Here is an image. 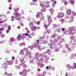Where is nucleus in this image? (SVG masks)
Segmentation results:
<instances>
[{
  "label": "nucleus",
  "mask_w": 76,
  "mask_h": 76,
  "mask_svg": "<svg viewBox=\"0 0 76 76\" xmlns=\"http://www.w3.org/2000/svg\"><path fill=\"white\" fill-rule=\"evenodd\" d=\"M46 33H47L48 34H49L50 33H51V31L50 30L47 29Z\"/></svg>",
  "instance_id": "obj_7"
},
{
  "label": "nucleus",
  "mask_w": 76,
  "mask_h": 76,
  "mask_svg": "<svg viewBox=\"0 0 76 76\" xmlns=\"http://www.w3.org/2000/svg\"><path fill=\"white\" fill-rule=\"evenodd\" d=\"M13 15H15V13H14V14H13Z\"/></svg>",
  "instance_id": "obj_51"
},
{
  "label": "nucleus",
  "mask_w": 76,
  "mask_h": 76,
  "mask_svg": "<svg viewBox=\"0 0 76 76\" xmlns=\"http://www.w3.org/2000/svg\"><path fill=\"white\" fill-rule=\"evenodd\" d=\"M41 20H43L44 19V17H42L41 18Z\"/></svg>",
  "instance_id": "obj_24"
},
{
  "label": "nucleus",
  "mask_w": 76,
  "mask_h": 76,
  "mask_svg": "<svg viewBox=\"0 0 76 76\" xmlns=\"http://www.w3.org/2000/svg\"><path fill=\"white\" fill-rule=\"evenodd\" d=\"M8 1L9 2V3H10L12 1V0H8Z\"/></svg>",
  "instance_id": "obj_29"
},
{
  "label": "nucleus",
  "mask_w": 76,
  "mask_h": 76,
  "mask_svg": "<svg viewBox=\"0 0 76 76\" xmlns=\"http://www.w3.org/2000/svg\"><path fill=\"white\" fill-rule=\"evenodd\" d=\"M4 75H7V72H5V73Z\"/></svg>",
  "instance_id": "obj_37"
},
{
  "label": "nucleus",
  "mask_w": 76,
  "mask_h": 76,
  "mask_svg": "<svg viewBox=\"0 0 76 76\" xmlns=\"http://www.w3.org/2000/svg\"><path fill=\"white\" fill-rule=\"evenodd\" d=\"M39 40H37V42H39Z\"/></svg>",
  "instance_id": "obj_46"
},
{
  "label": "nucleus",
  "mask_w": 76,
  "mask_h": 76,
  "mask_svg": "<svg viewBox=\"0 0 76 76\" xmlns=\"http://www.w3.org/2000/svg\"><path fill=\"white\" fill-rule=\"evenodd\" d=\"M36 16L37 18H38V17H39V16H40V15L38 14L37 15H36Z\"/></svg>",
  "instance_id": "obj_27"
},
{
  "label": "nucleus",
  "mask_w": 76,
  "mask_h": 76,
  "mask_svg": "<svg viewBox=\"0 0 76 76\" xmlns=\"http://www.w3.org/2000/svg\"><path fill=\"white\" fill-rule=\"evenodd\" d=\"M25 35H26V36H28L29 35L28 33H26Z\"/></svg>",
  "instance_id": "obj_33"
},
{
  "label": "nucleus",
  "mask_w": 76,
  "mask_h": 76,
  "mask_svg": "<svg viewBox=\"0 0 76 76\" xmlns=\"http://www.w3.org/2000/svg\"><path fill=\"white\" fill-rule=\"evenodd\" d=\"M15 18V17L12 16V17H11V19H12L13 18Z\"/></svg>",
  "instance_id": "obj_38"
},
{
  "label": "nucleus",
  "mask_w": 76,
  "mask_h": 76,
  "mask_svg": "<svg viewBox=\"0 0 76 76\" xmlns=\"http://www.w3.org/2000/svg\"><path fill=\"white\" fill-rule=\"evenodd\" d=\"M55 26H56V27H57V26H58L57 25H55Z\"/></svg>",
  "instance_id": "obj_45"
},
{
  "label": "nucleus",
  "mask_w": 76,
  "mask_h": 76,
  "mask_svg": "<svg viewBox=\"0 0 76 76\" xmlns=\"http://www.w3.org/2000/svg\"><path fill=\"white\" fill-rule=\"evenodd\" d=\"M36 28H37V27L36 26H34L33 28V29H36Z\"/></svg>",
  "instance_id": "obj_19"
},
{
  "label": "nucleus",
  "mask_w": 76,
  "mask_h": 76,
  "mask_svg": "<svg viewBox=\"0 0 76 76\" xmlns=\"http://www.w3.org/2000/svg\"><path fill=\"white\" fill-rule=\"evenodd\" d=\"M10 41L12 42H13L15 41V39L14 38L12 37L10 39Z\"/></svg>",
  "instance_id": "obj_9"
},
{
  "label": "nucleus",
  "mask_w": 76,
  "mask_h": 76,
  "mask_svg": "<svg viewBox=\"0 0 76 76\" xmlns=\"http://www.w3.org/2000/svg\"><path fill=\"white\" fill-rule=\"evenodd\" d=\"M20 46H22L23 45V43H21L20 45Z\"/></svg>",
  "instance_id": "obj_36"
},
{
  "label": "nucleus",
  "mask_w": 76,
  "mask_h": 76,
  "mask_svg": "<svg viewBox=\"0 0 76 76\" xmlns=\"http://www.w3.org/2000/svg\"><path fill=\"white\" fill-rule=\"evenodd\" d=\"M50 43L48 44V46L50 47V48H51V49H54V47L53 46L52 43H54V42H53V40L51 39L50 40Z\"/></svg>",
  "instance_id": "obj_1"
},
{
  "label": "nucleus",
  "mask_w": 76,
  "mask_h": 76,
  "mask_svg": "<svg viewBox=\"0 0 76 76\" xmlns=\"http://www.w3.org/2000/svg\"><path fill=\"white\" fill-rule=\"evenodd\" d=\"M4 28H0V31H4Z\"/></svg>",
  "instance_id": "obj_15"
},
{
  "label": "nucleus",
  "mask_w": 76,
  "mask_h": 76,
  "mask_svg": "<svg viewBox=\"0 0 76 76\" xmlns=\"http://www.w3.org/2000/svg\"><path fill=\"white\" fill-rule=\"evenodd\" d=\"M8 30H9V31H10V29H11V28H10V26H8Z\"/></svg>",
  "instance_id": "obj_14"
},
{
  "label": "nucleus",
  "mask_w": 76,
  "mask_h": 76,
  "mask_svg": "<svg viewBox=\"0 0 76 76\" xmlns=\"http://www.w3.org/2000/svg\"><path fill=\"white\" fill-rule=\"evenodd\" d=\"M64 16V14L63 12H59L57 16V18H63Z\"/></svg>",
  "instance_id": "obj_2"
},
{
  "label": "nucleus",
  "mask_w": 76,
  "mask_h": 76,
  "mask_svg": "<svg viewBox=\"0 0 76 76\" xmlns=\"http://www.w3.org/2000/svg\"><path fill=\"white\" fill-rule=\"evenodd\" d=\"M3 35V36L2 35H1V37H3L4 36V35Z\"/></svg>",
  "instance_id": "obj_39"
},
{
  "label": "nucleus",
  "mask_w": 76,
  "mask_h": 76,
  "mask_svg": "<svg viewBox=\"0 0 76 76\" xmlns=\"http://www.w3.org/2000/svg\"><path fill=\"white\" fill-rule=\"evenodd\" d=\"M55 50L56 51V52H57L58 51V50L57 48H56Z\"/></svg>",
  "instance_id": "obj_20"
},
{
  "label": "nucleus",
  "mask_w": 76,
  "mask_h": 76,
  "mask_svg": "<svg viewBox=\"0 0 76 76\" xmlns=\"http://www.w3.org/2000/svg\"><path fill=\"white\" fill-rule=\"evenodd\" d=\"M19 10V8H18L17 9V10Z\"/></svg>",
  "instance_id": "obj_47"
},
{
  "label": "nucleus",
  "mask_w": 76,
  "mask_h": 76,
  "mask_svg": "<svg viewBox=\"0 0 76 76\" xmlns=\"http://www.w3.org/2000/svg\"><path fill=\"white\" fill-rule=\"evenodd\" d=\"M12 60H14L15 59V57H14V56H13L12 57Z\"/></svg>",
  "instance_id": "obj_35"
},
{
  "label": "nucleus",
  "mask_w": 76,
  "mask_h": 76,
  "mask_svg": "<svg viewBox=\"0 0 76 76\" xmlns=\"http://www.w3.org/2000/svg\"><path fill=\"white\" fill-rule=\"evenodd\" d=\"M3 22H4V21H0V23H3Z\"/></svg>",
  "instance_id": "obj_17"
},
{
  "label": "nucleus",
  "mask_w": 76,
  "mask_h": 76,
  "mask_svg": "<svg viewBox=\"0 0 76 76\" xmlns=\"http://www.w3.org/2000/svg\"><path fill=\"white\" fill-rule=\"evenodd\" d=\"M62 31H64L65 30V29L64 28H62L61 29Z\"/></svg>",
  "instance_id": "obj_34"
},
{
  "label": "nucleus",
  "mask_w": 76,
  "mask_h": 76,
  "mask_svg": "<svg viewBox=\"0 0 76 76\" xmlns=\"http://www.w3.org/2000/svg\"><path fill=\"white\" fill-rule=\"evenodd\" d=\"M72 14H73V16H75L76 15V13L74 11H72Z\"/></svg>",
  "instance_id": "obj_10"
},
{
  "label": "nucleus",
  "mask_w": 76,
  "mask_h": 76,
  "mask_svg": "<svg viewBox=\"0 0 76 76\" xmlns=\"http://www.w3.org/2000/svg\"><path fill=\"white\" fill-rule=\"evenodd\" d=\"M67 76V75H66V76Z\"/></svg>",
  "instance_id": "obj_54"
},
{
  "label": "nucleus",
  "mask_w": 76,
  "mask_h": 76,
  "mask_svg": "<svg viewBox=\"0 0 76 76\" xmlns=\"http://www.w3.org/2000/svg\"><path fill=\"white\" fill-rule=\"evenodd\" d=\"M24 49L25 50H28V48H24Z\"/></svg>",
  "instance_id": "obj_43"
},
{
  "label": "nucleus",
  "mask_w": 76,
  "mask_h": 76,
  "mask_svg": "<svg viewBox=\"0 0 76 76\" xmlns=\"http://www.w3.org/2000/svg\"><path fill=\"white\" fill-rule=\"evenodd\" d=\"M1 33H2L1 32H0V34H1Z\"/></svg>",
  "instance_id": "obj_50"
},
{
  "label": "nucleus",
  "mask_w": 76,
  "mask_h": 76,
  "mask_svg": "<svg viewBox=\"0 0 76 76\" xmlns=\"http://www.w3.org/2000/svg\"><path fill=\"white\" fill-rule=\"evenodd\" d=\"M27 52V54H26V56H27L28 55V53H29V51H28L27 50L26 51Z\"/></svg>",
  "instance_id": "obj_28"
},
{
  "label": "nucleus",
  "mask_w": 76,
  "mask_h": 76,
  "mask_svg": "<svg viewBox=\"0 0 76 76\" xmlns=\"http://www.w3.org/2000/svg\"><path fill=\"white\" fill-rule=\"evenodd\" d=\"M70 64H68L67 65V67H68V68H69L70 67Z\"/></svg>",
  "instance_id": "obj_18"
},
{
  "label": "nucleus",
  "mask_w": 76,
  "mask_h": 76,
  "mask_svg": "<svg viewBox=\"0 0 76 76\" xmlns=\"http://www.w3.org/2000/svg\"><path fill=\"white\" fill-rule=\"evenodd\" d=\"M24 50H20V52H21V54L22 55H23V54H24V53H23V51Z\"/></svg>",
  "instance_id": "obj_12"
},
{
  "label": "nucleus",
  "mask_w": 76,
  "mask_h": 76,
  "mask_svg": "<svg viewBox=\"0 0 76 76\" xmlns=\"http://www.w3.org/2000/svg\"><path fill=\"white\" fill-rule=\"evenodd\" d=\"M39 23H40V22H39V21H38L37 22V25H39Z\"/></svg>",
  "instance_id": "obj_25"
},
{
  "label": "nucleus",
  "mask_w": 76,
  "mask_h": 76,
  "mask_svg": "<svg viewBox=\"0 0 76 76\" xmlns=\"http://www.w3.org/2000/svg\"><path fill=\"white\" fill-rule=\"evenodd\" d=\"M48 51H50V50H49V51H48V50H47Z\"/></svg>",
  "instance_id": "obj_52"
},
{
  "label": "nucleus",
  "mask_w": 76,
  "mask_h": 76,
  "mask_svg": "<svg viewBox=\"0 0 76 76\" xmlns=\"http://www.w3.org/2000/svg\"><path fill=\"white\" fill-rule=\"evenodd\" d=\"M50 68H51V67L50 66Z\"/></svg>",
  "instance_id": "obj_53"
},
{
  "label": "nucleus",
  "mask_w": 76,
  "mask_h": 76,
  "mask_svg": "<svg viewBox=\"0 0 76 76\" xmlns=\"http://www.w3.org/2000/svg\"><path fill=\"white\" fill-rule=\"evenodd\" d=\"M71 3L72 4H74V1L73 0L71 1Z\"/></svg>",
  "instance_id": "obj_16"
},
{
  "label": "nucleus",
  "mask_w": 76,
  "mask_h": 76,
  "mask_svg": "<svg viewBox=\"0 0 76 76\" xmlns=\"http://www.w3.org/2000/svg\"><path fill=\"white\" fill-rule=\"evenodd\" d=\"M48 26H49V25H47V24L44 25V27H45L46 29H47L48 28Z\"/></svg>",
  "instance_id": "obj_8"
},
{
  "label": "nucleus",
  "mask_w": 76,
  "mask_h": 76,
  "mask_svg": "<svg viewBox=\"0 0 76 76\" xmlns=\"http://www.w3.org/2000/svg\"><path fill=\"white\" fill-rule=\"evenodd\" d=\"M7 33H9V30H7Z\"/></svg>",
  "instance_id": "obj_31"
},
{
  "label": "nucleus",
  "mask_w": 76,
  "mask_h": 76,
  "mask_svg": "<svg viewBox=\"0 0 76 76\" xmlns=\"http://www.w3.org/2000/svg\"><path fill=\"white\" fill-rule=\"evenodd\" d=\"M53 1H55V0H52V2H53Z\"/></svg>",
  "instance_id": "obj_44"
},
{
  "label": "nucleus",
  "mask_w": 76,
  "mask_h": 76,
  "mask_svg": "<svg viewBox=\"0 0 76 76\" xmlns=\"http://www.w3.org/2000/svg\"><path fill=\"white\" fill-rule=\"evenodd\" d=\"M73 64L74 65L73 66V68L74 69H75L76 68V63H74Z\"/></svg>",
  "instance_id": "obj_13"
},
{
  "label": "nucleus",
  "mask_w": 76,
  "mask_h": 76,
  "mask_svg": "<svg viewBox=\"0 0 76 76\" xmlns=\"http://www.w3.org/2000/svg\"><path fill=\"white\" fill-rule=\"evenodd\" d=\"M20 75H23V73H22V72H20Z\"/></svg>",
  "instance_id": "obj_32"
},
{
  "label": "nucleus",
  "mask_w": 76,
  "mask_h": 76,
  "mask_svg": "<svg viewBox=\"0 0 76 76\" xmlns=\"http://www.w3.org/2000/svg\"><path fill=\"white\" fill-rule=\"evenodd\" d=\"M26 51H25V52H26Z\"/></svg>",
  "instance_id": "obj_55"
},
{
  "label": "nucleus",
  "mask_w": 76,
  "mask_h": 76,
  "mask_svg": "<svg viewBox=\"0 0 76 76\" xmlns=\"http://www.w3.org/2000/svg\"><path fill=\"white\" fill-rule=\"evenodd\" d=\"M72 11L70 9H68L66 11V14L67 15H70L71 13V12Z\"/></svg>",
  "instance_id": "obj_5"
},
{
  "label": "nucleus",
  "mask_w": 76,
  "mask_h": 76,
  "mask_svg": "<svg viewBox=\"0 0 76 76\" xmlns=\"http://www.w3.org/2000/svg\"><path fill=\"white\" fill-rule=\"evenodd\" d=\"M41 60H42V58H41Z\"/></svg>",
  "instance_id": "obj_49"
},
{
  "label": "nucleus",
  "mask_w": 76,
  "mask_h": 76,
  "mask_svg": "<svg viewBox=\"0 0 76 76\" xmlns=\"http://www.w3.org/2000/svg\"><path fill=\"white\" fill-rule=\"evenodd\" d=\"M48 20L49 22V24H50V23H52V20H51V17H48Z\"/></svg>",
  "instance_id": "obj_4"
},
{
  "label": "nucleus",
  "mask_w": 76,
  "mask_h": 76,
  "mask_svg": "<svg viewBox=\"0 0 76 76\" xmlns=\"http://www.w3.org/2000/svg\"><path fill=\"white\" fill-rule=\"evenodd\" d=\"M12 21H13V20H14V19H12L11 20Z\"/></svg>",
  "instance_id": "obj_42"
},
{
  "label": "nucleus",
  "mask_w": 76,
  "mask_h": 76,
  "mask_svg": "<svg viewBox=\"0 0 76 76\" xmlns=\"http://www.w3.org/2000/svg\"><path fill=\"white\" fill-rule=\"evenodd\" d=\"M50 10L51 14H53V12H54V10H53V9H50Z\"/></svg>",
  "instance_id": "obj_11"
},
{
  "label": "nucleus",
  "mask_w": 76,
  "mask_h": 76,
  "mask_svg": "<svg viewBox=\"0 0 76 76\" xmlns=\"http://www.w3.org/2000/svg\"><path fill=\"white\" fill-rule=\"evenodd\" d=\"M25 43L23 42V45H25Z\"/></svg>",
  "instance_id": "obj_40"
},
{
  "label": "nucleus",
  "mask_w": 76,
  "mask_h": 76,
  "mask_svg": "<svg viewBox=\"0 0 76 76\" xmlns=\"http://www.w3.org/2000/svg\"><path fill=\"white\" fill-rule=\"evenodd\" d=\"M4 64H6V63H4Z\"/></svg>",
  "instance_id": "obj_48"
},
{
  "label": "nucleus",
  "mask_w": 76,
  "mask_h": 76,
  "mask_svg": "<svg viewBox=\"0 0 76 76\" xmlns=\"http://www.w3.org/2000/svg\"><path fill=\"white\" fill-rule=\"evenodd\" d=\"M61 22H62V23H63V22H64V20L61 19Z\"/></svg>",
  "instance_id": "obj_21"
},
{
  "label": "nucleus",
  "mask_w": 76,
  "mask_h": 76,
  "mask_svg": "<svg viewBox=\"0 0 76 76\" xmlns=\"http://www.w3.org/2000/svg\"><path fill=\"white\" fill-rule=\"evenodd\" d=\"M53 4H57V2L55 1L54 2H53Z\"/></svg>",
  "instance_id": "obj_22"
},
{
  "label": "nucleus",
  "mask_w": 76,
  "mask_h": 76,
  "mask_svg": "<svg viewBox=\"0 0 76 76\" xmlns=\"http://www.w3.org/2000/svg\"><path fill=\"white\" fill-rule=\"evenodd\" d=\"M33 1H34V2H37V0H33Z\"/></svg>",
  "instance_id": "obj_26"
},
{
  "label": "nucleus",
  "mask_w": 76,
  "mask_h": 76,
  "mask_svg": "<svg viewBox=\"0 0 76 76\" xmlns=\"http://www.w3.org/2000/svg\"><path fill=\"white\" fill-rule=\"evenodd\" d=\"M48 69V66L46 67V69Z\"/></svg>",
  "instance_id": "obj_41"
},
{
  "label": "nucleus",
  "mask_w": 76,
  "mask_h": 76,
  "mask_svg": "<svg viewBox=\"0 0 76 76\" xmlns=\"http://www.w3.org/2000/svg\"><path fill=\"white\" fill-rule=\"evenodd\" d=\"M16 15H17V19L18 20H21V17H20V16H21V15L20 14H19V13L18 12L16 13Z\"/></svg>",
  "instance_id": "obj_3"
},
{
  "label": "nucleus",
  "mask_w": 76,
  "mask_h": 76,
  "mask_svg": "<svg viewBox=\"0 0 76 76\" xmlns=\"http://www.w3.org/2000/svg\"><path fill=\"white\" fill-rule=\"evenodd\" d=\"M21 38H23V37L20 36V34L18 35V36L17 37V38L18 39V40H20Z\"/></svg>",
  "instance_id": "obj_6"
},
{
  "label": "nucleus",
  "mask_w": 76,
  "mask_h": 76,
  "mask_svg": "<svg viewBox=\"0 0 76 76\" xmlns=\"http://www.w3.org/2000/svg\"><path fill=\"white\" fill-rule=\"evenodd\" d=\"M64 3H65V5H66L67 4V3L66 2H64Z\"/></svg>",
  "instance_id": "obj_30"
},
{
  "label": "nucleus",
  "mask_w": 76,
  "mask_h": 76,
  "mask_svg": "<svg viewBox=\"0 0 76 76\" xmlns=\"http://www.w3.org/2000/svg\"><path fill=\"white\" fill-rule=\"evenodd\" d=\"M30 25H34V24L32 22H30Z\"/></svg>",
  "instance_id": "obj_23"
}]
</instances>
